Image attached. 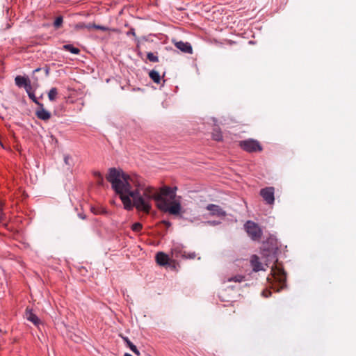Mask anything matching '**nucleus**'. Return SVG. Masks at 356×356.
Instances as JSON below:
<instances>
[{"label": "nucleus", "instance_id": "1", "mask_svg": "<svg viewBox=\"0 0 356 356\" xmlns=\"http://www.w3.org/2000/svg\"><path fill=\"white\" fill-rule=\"evenodd\" d=\"M106 179L128 211L136 207L138 211L147 213L152 209L151 200H154L157 204L160 195L155 194V188L140 184L136 176L131 177L111 168Z\"/></svg>", "mask_w": 356, "mask_h": 356}, {"label": "nucleus", "instance_id": "2", "mask_svg": "<svg viewBox=\"0 0 356 356\" xmlns=\"http://www.w3.org/2000/svg\"><path fill=\"white\" fill-rule=\"evenodd\" d=\"M157 207L161 211L177 216L180 218H184L181 204L177 200H173L169 202L165 197L160 195L159 199H157Z\"/></svg>", "mask_w": 356, "mask_h": 356}, {"label": "nucleus", "instance_id": "3", "mask_svg": "<svg viewBox=\"0 0 356 356\" xmlns=\"http://www.w3.org/2000/svg\"><path fill=\"white\" fill-rule=\"evenodd\" d=\"M239 146L243 150L250 153L261 152L262 150L259 143L257 140L252 138L240 141Z\"/></svg>", "mask_w": 356, "mask_h": 356}, {"label": "nucleus", "instance_id": "4", "mask_svg": "<svg viewBox=\"0 0 356 356\" xmlns=\"http://www.w3.org/2000/svg\"><path fill=\"white\" fill-rule=\"evenodd\" d=\"M245 229L248 236L254 241L259 240L261 237L262 232L259 226L252 221H248L245 224Z\"/></svg>", "mask_w": 356, "mask_h": 356}, {"label": "nucleus", "instance_id": "5", "mask_svg": "<svg viewBox=\"0 0 356 356\" xmlns=\"http://www.w3.org/2000/svg\"><path fill=\"white\" fill-rule=\"evenodd\" d=\"M274 188L266 187L260 191V195L263 197L266 204H272L275 201Z\"/></svg>", "mask_w": 356, "mask_h": 356}, {"label": "nucleus", "instance_id": "6", "mask_svg": "<svg viewBox=\"0 0 356 356\" xmlns=\"http://www.w3.org/2000/svg\"><path fill=\"white\" fill-rule=\"evenodd\" d=\"M176 190L177 187L172 188L169 186H164L161 188L159 192H158L155 188V194L161 195L163 197H164V196H168L170 200H173L176 197Z\"/></svg>", "mask_w": 356, "mask_h": 356}, {"label": "nucleus", "instance_id": "7", "mask_svg": "<svg viewBox=\"0 0 356 356\" xmlns=\"http://www.w3.org/2000/svg\"><path fill=\"white\" fill-rule=\"evenodd\" d=\"M24 317L27 321L31 322L36 327H39L41 324L40 319L33 312L32 309L29 307L26 309Z\"/></svg>", "mask_w": 356, "mask_h": 356}, {"label": "nucleus", "instance_id": "8", "mask_svg": "<svg viewBox=\"0 0 356 356\" xmlns=\"http://www.w3.org/2000/svg\"><path fill=\"white\" fill-rule=\"evenodd\" d=\"M206 209L211 212L213 216H225V211L218 205L209 204L207 206Z\"/></svg>", "mask_w": 356, "mask_h": 356}, {"label": "nucleus", "instance_id": "9", "mask_svg": "<svg viewBox=\"0 0 356 356\" xmlns=\"http://www.w3.org/2000/svg\"><path fill=\"white\" fill-rule=\"evenodd\" d=\"M175 46L181 51L186 54H192L193 48L188 42L178 41L175 42Z\"/></svg>", "mask_w": 356, "mask_h": 356}, {"label": "nucleus", "instance_id": "10", "mask_svg": "<svg viewBox=\"0 0 356 356\" xmlns=\"http://www.w3.org/2000/svg\"><path fill=\"white\" fill-rule=\"evenodd\" d=\"M172 257L176 259L179 257L184 258V257H186V252L183 250V246L181 245H175L172 248Z\"/></svg>", "mask_w": 356, "mask_h": 356}, {"label": "nucleus", "instance_id": "11", "mask_svg": "<svg viewBox=\"0 0 356 356\" xmlns=\"http://www.w3.org/2000/svg\"><path fill=\"white\" fill-rule=\"evenodd\" d=\"M35 115L40 120L47 121L51 118V113L44 109V105L42 107L38 106V108L35 111Z\"/></svg>", "mask_w": 356, "mask_h": 356}, {"label": "nucleus", "instance_id": "12", "mask_svg": "<svg viewBox=\"0 0 356 356\" xmlns=\"http://www.w3.org/2000/svg\"><path fill=\"white\" fill-rule=\"evenodd\" d=\"M170 259L168 254L163 252H159L156 254V261L160 266H164L168 264Z\"/></svg>", "mask_w": 356, "mask_h": 356}, {"label": "nucleus", "instance_id": "13", "mask_svg": "<svg viewBox=\"0 0 356 356\" xmlns=\"http://www.w3.org/2000/svg\"><path fill=\"white\" fill-rule=\"evenodd\" d=\"M251 265L252 266V270L254 272H258L263 270L261 263L259 261V258L254 255L251 259Z\"/></svg>", "mask_w": 356, "mask_h": 356}, {"label": "nucleus", "instance_id": "14", "mask_svg": "<svg viewBox=\"0 0 356 356\" xmlns=\"http://www.w3.org/2000/svg\"><path fill=\"white\" fill-rule=\"evenodd\" d=\"M15 84L21 88L26 86L29 83H30V81L28 78H25L22 76H17L15 79Z\"/></svg>", "mask_w": 356, "mask_h": 356}, {"label": "nucleus", "instance_id": "15", "mask_svg": "<svg viewBox=\"0 0 356 356\" xmlns=\"http://www.w3.org/2000/svg\"><path fill=\"white\" fill-rule=\"evenodd\" d=\"M122 339L134 354L136 355H140V352L137 349L136 346L127 337H123Z\"/></svg>", "mask_w": 356, "mask_h": 356}, {"label": "nucleus", "instance_id": "16", "mask_svg": "<svg viewBox=\"0 0 356 356\" xmlns=\"http://www.w3.org/2000/svg\"><path fill=\"white\" fill-rule=\"evenodd\" d=\"M149 76L154 83H159L161 82V76L157 71L151 70L149 72Z\"/></svg>", "mask_w": 356, "mask_h": 356}, {"label": "nucleus", "instance_id": "17", "mask_svg": "<svg viewBox=\"0 0 356 356\" xmlns=\"http://www.w3.org/2000/svg\"><path fill=\"white\" fill-rule=\"evenodd\" d=\"M63 49L68 51L73 54H79L80 53L79 49L74 47L73 45L70 44L63 45Z\"/></svg>", "mask_w": 356, "mask_h": 356}, {"label": "nucleus", "instance_id": "18", "mask_svg": "<svg viewBox=\"0 0 356 356\" xmlns=\"http://www.w3.org/2000/svg\"><path fill=\"white\" fill-rule=\"evenodd\" d=\"M245 280V276L241 275H236L230 277H228L227 282H242Z\"/></svg>", "mask_w": 356, "mask_h": 356}, {"label": "nucleus", "instance_id": "19", "mask_svg": "<svg viewBox=\"0 0 356 356\" xmlns=\"http://www.w3.org/2000/svg\"><path fill=\"white\" fill-rule=\"evenodd\" d=\"M58 95V90L56 88H52L48 92V98L49 101L54 102Z\"/></svg>", "mask_w": 356, "mask_h": 356}, {"label": "nucleus", "instance_id": "20", "mask_svg": "<svg viewBox=\"0 0 356 356\" xmlns=\"http://www.w3.org/2000/svg\"><path fill=\"white\" fill-rule=\"evenodd\" d=\"M90 209H91V211L95 215L107 214V213H108V211L104 208H102V207H92Z\"/></svg>", "mask_w": 356, "mask_h": 356}, {"label": "nucleus", "instance_id": "21", "mask_svg": "<svg viewBox=\"0 0 356 356\" xmlns=\"http://www.w3.org/2000/svg\"><path fill=\"white\" fill-rule=\"evenodd\" d=\"M147 58L151 62H154V63L159 62V57L157 56L154 55L152 52L147 53Z\"/></svg>", "mask_w": 356, "mask_h": 356}, {"label": "nucleus", "instance_id": "22", "mask_svg": "<svg viewBox=\"0 0 356 356\" xmlns=\"http://www.w3.org/2000/svg\"><path fill=\"white\" fill-rule=\"evenodd\" d=\"M29 97L38 106L42 107V104L38 101L36 97L35 96L34 93L32 92L31 93L29 94Z\"/></svg>", "mask_w": 356, "mask_h": 356}, {"label": "nucleus", "instance_id": "23", "mask_svg": "<svg viewBox=\"0 0 356 356\" xmlns=\"http://www.w3.org/2000/svg\"><path fill=\"white\" fill-rule=\"evenodd\" d=\"M63 22V17H61V16L57 17L54 22V26L56 28H59L62 25Z\"/></svg>", "mask_w": 356, "mask_h": 356}, {"label": "nucleus", "instance_id": "24", "mask_svg": "<svg viewBox=\"0 0 356 356\" xmlns=\"http://www.w3.org/2000/svg\"><path fill=\"white\" fill-rule=\"evenodd\" d=\"M131 229L134 232H139L142 229V225L140 222H135L132 225Z\"/></svg>", "mask_w": 356, "mask_h": 356}, {"label": "nucleus", "instance_id": "25", "mask_svg": "<svg viewBox=\"0 0 356 356\" xmlns=\"http://www.w3.org/2000/svg\"><path fill=\"white\" fill-rule=\"evenodd\" d=\"M213 138L216 141H220L222 139V134L220 131H216L213 134Z\"/></svg>", "mask_w": 356, "mask_h": 356}, {"label": "nucleus", "instance_id": "26", "mask_svg": "<svg viewBox=\"0 0 356 356\" xmlns=\"http://www.w3.org/2000/svg\"><path fill=\"white\" fill-rule=\"evenodd\" d=\"M64 162L66 165L71 166L72 164V159L69 155L64 156Z\"/></svg>", "mask_w": 356, "mask_h": 356}, {"label": "nucleus", "instance_id": "27", "mask_svg": "<svg viewBox=\"0 0 356 356\" xmlns=\"http://www.w3.org/2000/svg\"><path fill=\"white\" fill-rule=\"evenodd\" d=\"M92 27L95 29L102 30L104 31H107L108 29L106 26H101V25H97L95 24H93Z\"/></svg>", "mask_w": 356, "mask_h": 356}, {"label": "nucleus", "instance_id": "28", "mask_svg": "<svg viewBox=\"0 0 356 356\" xmlns=\"http://www.w3.org/2000/svg\"><path fill=\"white\" fill-rule=\"evenodd\" d=\"M196 257L195 252L186 253V257H184V259H194Z\"/></svg>", "mask_w": 356, "mask_h": 356}, {"label": "nucleus", "instance_id": "29", "mask_svg": "<svg viewBox=\"0 0 356 356\" xmlns=\"http://www.w3.org/2000/svg\"><path fill=\"white\" fill-rule=\"evenodd\" d=\"M26 90V92H27V94L29 95V93H31V90H32V87H31V82L29 83L26 86L24 87Z\"/></svg>", "mask_w": 356, "mask_h": 356}, {"label": "nucleus", "instance_id": "30", "mask_svg": "<svg viewBox=\"0 0 356 356\" xmlns=\"http://www.w3.org/2000/svg\"><path fill=\"white\" fill-rule=\"evenodd\" d=\"M86 26V24H84V23H79V24H76L75 29H85Z\"/></svg>", "mask_w": 356, "mask_h": 356}, {"label": "nucleus", "instance_id": "31", "mask_svg": "<svg viewBox=\"0 0 356 356\" xmlns=\"http://www.w3.org/2000/svg\"><path fill=\"white\" fill-rule=\"evenodd\" d=\"M127 35H133L136 37L135 29L134 28H131L130 30L127 33Z\"/></svg>", "mask_w": 356, "mask_h": 356}, {"label": "nucleus", "instance_id": "32", "mask_svg": "<svg viewBox=\"0 0 356 356\" xmlns=\"http://www.w3.org/2000/svg\"><path fill=\"white\" fill-rule=\"evenodd\" d=\"M93 175L94 177L96 178V179H98L99 177H102V175L101 174L100 172H98V171H95L93 172Z\"/></svg>", "mask_w": 356, "mask_h": 356}, {"label": "nucleus", "instance_id": "33", "mask_svg": "<svg viewBox=\"0 0 356 356\" xmlns=\"http://www.w3.org/2000/svg\"><path fill=\"white\" fill-rule=\"evenodd\" d=\"M97 184L99 186H102L104 184V178H103V177L97 179Z\"/></svg>", "mask_w": 356, "mask_h": 356}, {"label": "nucleus", "instance_id": "34", "mask_svg": "<svg viewBox=\"0 0 356 356\" xmlns=\"http://www.w3.org/2000/svg\"><path fill=\"white\" fill-rule=\"evenodd\" d=\"M262 295L264 297L268 298V297H269L271 295V292L270 291H264L262 292Z\"/></svg>", "mask_w": 356, "mask_h": 356}, {"label": "nucleus", "instance_id": "35", "mask_svg": "<svg viewBox=\"0 0 356 356\" xmlns=\"http://www.w3.org/2000/svg\"><path fill=\"white\" fill-rule=\"evenodd\" d=\"M208 223L211 225H217L220 224V222L214 220V221H209Z\"/></svg>", "mask_w": 356, "mask_h": 356}, {"label": "nucleus", "instance_id": "36", "mask_svg": "<svg viewBox=\"0 0 356 356\" xmlns=\"http://www.w3.org/2000/svg\"><path fill=\"white\" fill-rule=\"evenodd\" d=\"M92 25H93V24H86V29H90L93 28V27H92Z\"/></svg>", "mask_w": 356, "mask_h": 356}, {"label": "nucleus", "instance_id": "37", "mask_svg": "<svg viewBox=\"0 0 356 356\" xmlns=\"http://www.w3.org/2000/svg\"><path fill=\"white\" fill-rule=\"evenodd\" d=\"M79 217L83 220L86 219V216L84 214L79 213Z\"/></svg>", "mask_w": 356, "mask_h": 356}, {"label": "nucleus", "instance_id": "38", "mask_svg": "<svg viewBox=\"0 0 356 356\" xmlns=\"http://www.w3.org/2000/svg\"><path fill=\"white\" fill-rule=\"evenodd\" d=\"M124 356H132L131 354L126 353Z\"/></svg>", "mask_w": 356, "mask_h": 356}, {"label": "nucleus", "instance_id": "39", "mask_svg": "<svg viewBox=\"0 0 356 356\" xmlns=\"http://www.w3.org/2000/svg\"><path fill=\"white\" fill-rule=\"evenodd\" d=\"M165 222V223L166 224V225H168V226H170V225H171V224H170V222Z\"/></svg>", "mask_w": 356, "mask_h": 356}, {"label": "nucleus", "instance_id": "40", "mask_svg": "<svg viewBox=\"0 0 356 356\" xmlns=\"http://www.w3.org/2000/svg\"><path fill=\"white\" fill-rule=\"evenodd\" d=\"M40 70V68H37V69H35V70H34V72H39Z\"/></svg>", "mask_w": 356, "mask_h": 356}, {"label": "nucleus", "instance_id": "41", "mask_svg": "<svg viewBox=\"0 0 356 356\" xmlns=\"http://www.w3.org/2000/svg\"><path fill=\"white\" fill-rule=\"evenodd\" d=\"M45 72H46L47 75H48V74H49V70H48V69H46Z\"/></svg>", "mask_w": 356, "mask_h": 356}, {"label": "nucleus", "instance_id": "42", "mask_svg": "<svg viewBox=\"0 0 356 356\" xmlns=\"http://www.w3.org/2000/svg\"><path fill=\"white\" fill-rule=\"evenodd\" d=\"M134 90H140V88H134Z\"/></svg>", "mask_w": 356, "mask_h": 356}]
</instances>
